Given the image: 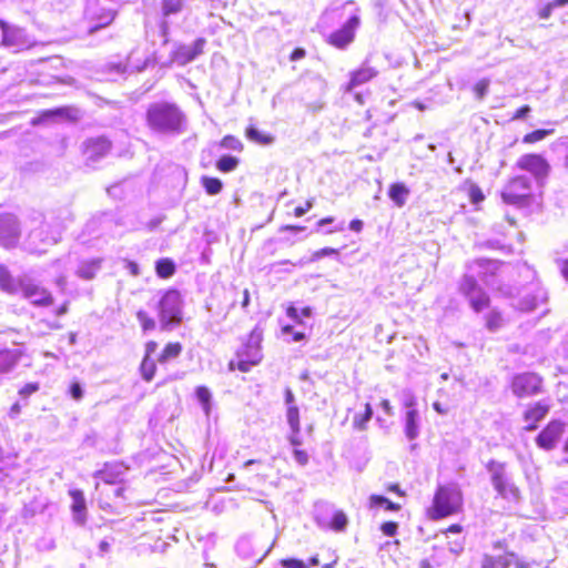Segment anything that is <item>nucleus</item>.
I'll list each match as a JSON object with an SVG mask.
<instances>
[{
  "label": "nucleus",
  "instance_id": "1",
  "mask_svg": "<svg viewBox=\"0 0 568 568\" xmlns=\"http://www.w3.org/2000/svg\"><path fill=\"white\" fill-rule=\"evenodd\" d=\"M459 292L467 298L470 308L475 313L488 311L483 317L485 328L488 332L496 333L504 327L506 323L504 313L496 307H491L490 296L475 277L464 275L459 284Z\"/></svg>",
  "mask_w": 568,
  "mask_h": 568
},
{
  "label": "nucleus",
  "instance_id": "2",
  "mask_svg": "<svg viewBox=\"0 0 568 568\" xmlns=\"http://www.w3.org/2000/svg\"><path fill=\"white\" fill-rule=\"evenodd\" d=\"M464 497L462 490L455 485L439 486L434 495L427 516L432 520H439L463 510Z\"/></svg>",
  "mask_w": 568,
  "mask_h": 568
},
{
  "label": "nucleus",
  "instance_id": "3",
  "mask_svg": "<svg viewBox=\"0 0 568 568\" xmlns=\"http://www.w3.org/2000/svg\"><path fill=\"white\" fill-rule=\"evenodd\" d=\"M262 341L263 331L254 327L248 334L246 342L236 351L237 361L229 363V369L247 373L252 367L257 366L263 359Z\"/></svg>",
  "mask_w": 568,
  "mask_h": 568
},
{
  "label": "nucleus",
  "instance_id": "4",
  "mask_svg": "<svg viewBox=\"0 0 568 568\" xmlns=\"http://www.w3.org/2000/svg\"><path fill=\"white\" fill-rule=\"evenodd\" d=\"M531 197V182L525 175L511 176L500 191L501 201L507 205L516 207L529 205Z\"/></svg>",
  "mask_w": 568,
  "mask_h": 568
},
{
  "label": "nucleus",
  "instance_id": "5",
  "mask_svg": "<svg viewBox=\"0 0 568 568\" xmlns=\"http://www.w3.org/2000/svg\"><path fill=\"white\" fill-rule=\"evenodd\" d=\"M486 469L490 473V480L497 495L510 501H518L521 497L520 489L510 480L505 463L489 460Z\"/></svg>",
  "mask_w": 568,
  "mask_h": 568
},
{
  "label": "nucleus",
  "instance_id": "6",
  "mask_svg": "<svg viewBox=\"0 0 568 568\" xmlns=\"http://www.w3.org/2000/svg\"><path fill=\"white\" fill-rule=\"evenodd\" d=\"M176 118L178 113L175 108L166 103L152 104L146 113L149 126L156 131L174 129Z\"/></svg>",
  "mask_w": 568,
  "mask_h": 568
},
{
  "label": "nucleus",
  "instance_id": "7",
  "mask_svg": "<svg viewBox=\"0 0 568 568\" xmlns=\"http://www.w3.org/2000/svg\"><path fill=\"white\" fill-rule=\"evenodd\" d=\"M513 394L519 398L531 397L542 389V378L537 373L524 372L516 374L510 382Z\"/></svg>",
  "mask_w": 568,
  "mask_h": 568
},
{
  "label": "nucleus",
  "instance_id": "8",
  "mask_svg": "<svg viewBox=\"0 0 568 568\" xmlns=\"http://www.w3.org/2000/svg\"><path fill=\"white\" fill-rule=\"evenodd\" d=\"M516 166L521 171L532 174L538 182H544L551 171L547 159L539 153H526L521 155L517 160Z\"/></svg>",
  "mask_w": 568,
  "mask_h": 568
},
{
  "label": "nucleus",
  "instance_id": "9",
  "mask_svg": "<svg viewBox=\"0 0 568 568\" xmlns=\"http://www.w3.org/2000/svg\"><path fill=\"white\" fill-rule=\"evenodd\" d=\"M565 430L566 424L564 422L551 419L536 436V445L544 450H551L560 442Z\"/></svg>",
  "mask_w": 568,
  "mask_h": 568
},
{
  "label": "nucleus",
  "instance_id": "10",
  "mask_svg": "<svg viewBox=\"0 0 568 568\" xmlns=\"http://www.w3.org/2000/svg\"><path fill=\"white\" fill-rule=\"evenodd\" d=\"M19 287L22 296L34 306L49 307L54 303L52 293L38 283L24 281L19 283Z\"/></svg>",
  "mask_w": 568,
  "mask_h": 568
},
{
  "label": "nucleus",
  "instance_id": "11",
  "mask_svg": "<svg viewBox=\"0 0 568 568\" xmlns=\"http://www.w3.org/2000/svg\"><path fill=\"white\" fill-rule=\"evenodd\" d=\"M0 29L2 32L1 44L4 47H13L17 50H23L34 45V42L26 34L24 29L20 27L11 26L0 20Z\"/></svg>",
  "mask_w": 568,
  "mask_h": 568
},
{
  "label": "nucleus",
  "instance_id": "12",
  "mask_svg": "<svg viewBox=\"0 0 568 568\" xmlns=\"http://www.w3.org/2000/svg\"><path fill=\"white\" fill-rule=\"evenodd\" d=\"M359 22L357 16H352L339 29L327 37L326 42L336 49L344 50L354 41Z\"/></svg>",
  "mask_w": 568,
  "mask_h": 568
},
{
  "label": "nucleus",
  "instance_id": "13",
  "mask_svg": "<svg viewBox=\"0 0 568 568\" xmlns=\"http://www.w3.org/2000/svg\"><path fill=\"white\" fill-rule=\"evenodd\" d=\"M20 234L17 217L10 213L0 214V246L7 250L16 247L19 243Z\"/></svg>",
  "mask_w": 568,
  "mask_h": 568
},
{
  "label": "nucleus",
  "instance_id": "14",
  "mask_svg": "<svg viewBox=\"0 0 568 568\" xmlns=\"http://www.w3.org/2000/svg\"><path fill=\"white\" fill-rule=\"evenodd\" d=\"M549 410L550 405L545 400H538L527 405L521 413V418L525 423L524 429L526 432L536 430L539 424L547 417Z\"/></svg>",
  "mask_w": 568,
  "mask_h": 568
},
{
  "label": "nucleus",
  "instance_id": "15",
  "mask_svg": "<svg viewBox=\"0 0 568 568\" xmlns=\"http://www.w3.org/2000/svg\"><path fill=\"white\" fill-rule=\"evenodd\" d=\"M514 565L515 568H528L529 564L517 558L516 554L508 551L501 555L485 554L481 559L480 568H508Z\"/></svg>",
  "mask_w": 568,
  "mask_h": 568
},
{
  "label": "nucleus",
  "instance_id": "16",
  "mask_svg": "<svg viewBox=\"0 0 568 568\" xmlns=\"http://www.w3.org/2000/svg\"><path fill=\"white\" fill-rule=\"evenodd\" d=\"M112 143L105 136L88 139L83 144V152L89 160L95 161L105 156L111 150Z\"/></svg>",
  "mask_w": 568,
  "mask_h": 568
},
{
  "label": "nucleus",
  "instance_id": "17",
  "mask_svg": "<svg viewBox=\"0 0 568 568\" xmlns=\"http://www.w3.org/2000/svg\"><path fill=\"white\" fill-rule=\"evenodd\" d=\"M161 321L171 324L178 318V292H166L160 301Z\"/></svg>",
  "mask_w": 568,
  "mask_h": 568
},
{
  "label": "nucleus",
  "instance_id": "18",
  "mask_svg": "<svg viewBox=\"0 0 568 568\" xmlns=\"http://www.w3.org/2000/svg\"><path fill=\"white\" fill-rule=\"evenodd\" d=\"M23 356L24 352L20 348H0V375L14 371Z\"/></svg>",
  "mask_w": 568,
  "mask_h": 568
},
{
  "label": "nucleus",
  "instance_id": "19",
  "mask_svg": "<svg viewBox=\"0 0 568 568\" xmlns=\"http://www.w3.org/2000/svg\"><path fill=\"white\" fill-rule=\"evenodd\" d=\"M69 496L71 497V511L74 516V520L84 525L87 523V501L84 494L81 489L73 488L69 490Z\"/></svg>",
  "mask_w": 568,
  "mask_h": 568
},
{
  "label": "nucleus",
  "instance_id": "20",
  "mask_svg": "<svg viewBox=\"0 0 568 568\" xmlns=\"http://www.w3.org/2000/svg\"><path fill=\"white\" fill-rule=\"evenodd\" d=\"M378 71L369 65L363 64L361 68L354 70L349 74V81L346 85V91H352L354 88L365 84L376 78Z\"/></svg>",
  "mask_w": 568,
  "mask_h": 568
},
{
  "label": "nucleus",
  "instance_id": "21",
  "mask_svg": "<svg viewBox=\"0 0 568 568\" xmlns=\"http://www.w3.org/2000/svg\"><path fill=\"white\" fill-rule=\"evenodd\" d=\"M20 282H24V281L14 278V276L11 274L9 268L6 265L0 264V290L1 291L9 293V294H14L16 292H18V290H20V287H19Z\"/></svg>",
  "mask_w": 568,
  "mask_h": 568
},
{
  "label": "nucleus",
  "instance_id": "22",
  "mask_svg": "<svg viewBox=\"0 0 568 568\" xmlns=\"http://www.w3.org/2000/svg\"><path fill=\"white\" fill-rule=\"evenodd\" d=\"M101 258L83 261L77 270L78 276L87 281L93 280L101 268Z\"/></svg>",
  "mask_w": 568,
  "mask_h": 568
},
{
  "label": "nucleus",
  "instance_id": "23",
  "mask_svg": "<svg viewBox=\"0 0 568 568\" xmlns=\"http://www.w3.org/2000/svg\"><path fill=\"white\" fill-rule=\"evenodd\" d=\"M245 136L248 141L258 145H270L275 141L273 134L258 131L257 128L252 124L246 126Z\"/></svg>",
  "mask_w": 568,
  "mask_h": 568
},
{
  "label": "nucleus",
  "instance_id": "24",
  "mask_svg": "<svg viewBox=\"0 0 568 568\" xmlns=\"http://www.w3.org/2000/svg\"><path fill=\"white\" fill-rule=\"evenodd\" d=\"M118 12L114 9H101L98 13L94 14L93 20L97 22L94 26H92L89 30L90 33H93L102 28H105L110 26Z\"/></svg>",
  "mask_w": 568,
  "mask_h": 568
},
{
  "label": "nucleus",
  "instance_id": "25",
  "mask_svg": "<svg viewBox=\"0 0 568 568\" xmlns=\"http://www.w3.org/2000/svg\"><path fill=\"white\" fill-rule=\"evenodd\" d=\"M409 194L408 187L404 183H393L388 190L389 199L398 206L402 207L406 203Z\"/></svg>",
  "mask_w": 568,
  "mask_h": 568
},
{
  "label": "nucleus",
  "instance_id": "26",
  "mask_svg": "<svg viewBox=\"0 0 568 568\" xmlns=\"http://www.w3.org/2000/svg\"><path fill=\"white\" fill-rule=\"evenodd\" d=\"M43 118H63L69 121L75 122L79 119L78 111L72 106H60L55 109L45 110L42 112Z\"/></svg>",
  "mask_w": 568,
  "mask_h": 568
},
{
  "label": "nucleus",
  "instance_id": "27",
  "mask_svg": "<svg viewBox=\"0 0 568 568\" xmlns=\"http://www.w3.org/2000/svg\"><path fill=\"white\" fill-rule=\"evenodd\" d=\"M463 190L467 192V196L471 204L478 205L485 201V194L480 186L473 180L467 179L464 182Z\"/></svg>",
  "mask_w": 568,
  "mask_h": 568
},
{
  "label": "nucleus",
  "instance_id": "28",
  "mask_svg": "<svg viewBox=\"0 0 568 568\" xmlns=\"http://www.w3.org/2000/svg\"><path fill=\"white\" fill-rule=\"evenodd\" d=\"M203 45L204 41L201 39L195 41L193 47L180 45V63L192 61L195 57L202 53Z\"/></svg>",
  "mask_w": 568,
  "mask_h": 568
},
{
  "label": "nucleus",
  "instance_id": "29",
  "mask_svg": "<svg viewBox=\"0 0 568 568\" xmlns=\"http://www.w3.org/2000/svg\"><path fill=\"white\" fill-rule=\"evenodd\" d=\"M372 416L373 408L369 403H366L364 405V410L353 416V427L358 430H365L367 423L371 420Z\"/></svg>",
  "mask_w": 568,
  "mask_h": 568
},
{
  "label": "nucleus",
  "instance_id": "30",
  "mask_svg": "<svg viewBox=\"0 0 568 568\" xmlns=\"http://www.w3.org/2000/svg\"><path fill=\"white\" fill-rule=\"evenodd\" d=\"M378 506H384V508L388 511H398L402 508L399 504L393 503L382 495H371L368 498V507L375 508Z\"/></svg>",
  "mask_w": 568,
  "mask_h": 568
},
{
  "label": "nucleus",
  "instance_id": "31",
  "mask_svg": "<svg viewBox=\"0 0 568 568\" xmlns=\"http://www.w3.org/2000/svg\"><path fill=\"white\" fill-rule=\"evenodd\" d=\"M239 165V159L231 155H223L216 161V169L220 172L229 173L234 171Z\"/></svg>",
  "mask_w": 568,
  "mask_h": 568
},
{
  "label": "nucleus",
  "instance_id": "32",
  "mask_svg": "<svg viewBox=\"0 0 568 568\" xmlns=\"http://www.w3.org/2000/svg\"><path fill=\"white\" fill-rule=\"evenodd\" d=\"M348 518L343 510H336L328 524V527L334 531H344L347 527Z\"/></svg>",
  "mask_w": 568,
  "mask_h": 568
},
{
  "label": "nucleus",
  "instance_id": "33",
  "mask_svg": "<svg viewBox=\"0 0 568 568\" xmlns=\"http://www.w3.org/2000/svg\"><path fill=\"white\" fill-rule=\"evenodd\" d=\"M201 182H202V185H203L205 192L210 195H216L223 189V184H222L221 180L217 178L203 176Z\"/></svg>",
  "mask_w": 568,
  "mask_h": 568
},
{
  "label": "nucleus",
  "instance_id": "34",
  "mask_svg": "<svg viewBox=\"0 0 568 568\" xmlns=\"http://www.w3.org/2000/svg\"><path fill=\"white\" fill-rule=\"evenodd\" d=\"M156 274L162 278L172 276L175 272L174 263L169 258H162L156 262Z\"/></svg>",
  "mask_w": 568,
  "mask_h": 568
},
{
  "label": "nucleus",
  "instance_id": "35",
  "mask_svg": "<svg viewBox=\"0 0 568 568\" xmlns=\"http://www.w3.org/2000/svg\"><path fill=\"white\" fill-rule=\"evenodd\" d=\"M554 132V130H547V129H537L529 133H526L523 136V142L525 144H534L541 140H544L546 136L550 135Z\"/></svg>",
  "mask_w": 568,
  "mask_h": 568
},
{
  "label": "nucleus",
  "instance_id": "36",
  "mask_svg": "<svg viewBox=\"0 0 568 568\" xmlns=\"http://www.w3.org/2000/svg\"><path fill=\"white\" fill-rule=\"evenodd\" d=\"M287 423L292 428V432L296 435L300 433V410L296 406L290 405L286 412Z\"/></svg>",
  "mask_w": 568,
  "mask_h": 568
},
{
  "label": "nucleus",
  "instance_id": "37",
  "mask_svg": "<svg viewBox=\"0 0 568 568\" xmlns=\"http://www.w3.org/2000/svg\"><path fill=\"white\" fill-rule=\"evenodd\" d=\"M219 144L223 149H231L239 152H242L244 149L243 143L236 136L231 134L223 136Z\"/></svg>",
  "mask_w": 568,
  "mask_h": 568
},
{
  "label": "nucleus",
  "instance_id": "38",
  "mask_svg": "<svg viewBox=\"0 0 568 568\" xmlns=\"http://www.w3.org/2000/svg\"><path fill=\"white\" fill-rule=\"evenodd\" d=\"M406 435L409 439H414L417 435L416 412L409 410L406 415Z\"/></svg>",
  "mask_w": 568,
  "mask_h": 568
},
{
  "label": "nucleus",
  "instance_id": "39",
  "mask_svg": "<svg viewBox=\"0 0 568 568\" xmlns=\"http://www.w3.org/2000/svg\"><path fill=\"white\" fill-rule=\"evenodd\" d=\"M141 373L145 381H151L154 376L155 365L154 362L145 356L140 366Z\"/></svg>",
  "mask_w": 568,
  "mask_h": 568
},
{
  "label": "nucleus",
  "instance_id": "40",
  "mask_svg": "<svg viewBox=\"0 0 568 568\" xmlns=\"http://www.w3.org/2000/svg\"><path fill=\"white\" fill-rule=\"evenodd\" d=\"M489 88V80L481 79L477 81L473 88V91L478 100L484 99Z\"/></svg>",
  "mask_w": 568,
  "mask_h": 568
},
{
  "label": "nucleus",
  "instance_id": "41",
  "mask_svg": "<svg viewBox=\"0 0 568 568\" xmlns=\"http://www.w3.org/2000/svg\"><path fill=\"white\" fill-rule=\"evenodd\" d=\"M196 396H197V399L203 404L205 410H209L210 409V400H211L210 390L204 386H200L196 388Z\"/></svg>",
  "mask_w": 568,
  "mask_h": 568
},
{
  "label": "nucleus",
  "instance_id": "42",
  "mask_svg": "<svg viewBox=\"0 0 568 568\" xmlns=\"http://www.w3.org/2000/svg\"><path fill=\"white\" fill-rule=\"evenodd\" d=\"M97 476L101 477L102 480L108 485L119 484L121 479L118 475L111 474L108 471V467L105 466L103 469L97 473Z\"/></svg>",
  "mask_w": 568,
  "mask_h": 568
},
{
  "label": "nucleus",
  "instance_id": "43",
  "mask_svg": "<svg viewBox=\"0 0 568 568\" xmlns=\"http://www.w3.org/2000/svg\"><path fill=\"white\" fill-rule=\"evenodd\" d=\"M175 356H178V343H169L161 353L159 361L164 362L165 359L173 358Z\"/></svg>",
  "mask_w": 568,
  "mask_h": 568
},
{
  "label": "nucleus",
  "instance_id": "44",
  "mask_svg": "<svg viewBox=\"0 0 568 568\" xmlns=\"http://www.w3.org/2000/svg\"><path fill=\"white\" fill-rule=\"evenodd\" d=\"M40 389V385L38 382H31V383H27L26 385H23L18 394L21 396V397H28L34 393H37L38 390Z\"/></svg>",
  "mask_w": 568,
  "mask_h": 568
},
{
  "label": "nucleus",
  "instance_id": "45",
  "mask_svg": "<svg viewBox=\"0 0 568 568\" xmlns=\"http://www.w3.org/2000/svg\"><path fill=\"white\" fill-rule=\"evenodd\" d=\"M280 564L284 568H307L306 562L297 558H283Z\"/></svg>",
  "mask_w": 568,
  "mask_h": 568
},
{
  "label": "nucleus",
  "instance_id": "46",
  "mask_svg": "<svg viewBox=\"0 0 568 568\" xmlns=\"http://www.w3.org/2000/svg\"><path fill=\"white\" fill-rule=\"evenodd\" d=\"M381 530L385 536L393 537L397 534L398 524L396 521H385L381 525Z\"/></svg>",
  "mask_w": 568,
  "mask_h": 568
},
{
  "label": "nucleus",
  "instance_id": "47",
  "mask_svg": "<svg viewBox=\"0 0 568 568\" xmlns=\"http://www.w3.org/2000/svg\"><path fill=\"white\" fill-rule=\"evenodd\" d=\"M69 393L75 400H80L83 397V390L79 382L73 381L70 385Z\"/></svg>",
  "mask_w": 568,
  "mask_h": 568
},
{
  "label": "nucleus",
  "instance_id": "48",
  "mask_svg": "<svg viewBox=\"0 0 568 568\" xmlns=\"http://www.w3.org/2000/svg\"><path fill=\"white\" fill-rule=\"evenodd\" d=\"M283 334H292V339L294 342H302L306 338V335L303 332H293V327L291 325H284L282 327Z\"/></svg>",
  "mask_w": 568,
  "mask_h": 568
},
{
  "label": "nucleus",
  "instance_id": "49",
  "mask_svg": "<svg viewBox=\"0 0 568 568\" xmlns=\"http://www.w3.org/2000/svg\"><path fill=\"white\" fill-rule=\"evenodd\" d=\"M555 9V7L552 6L551 2H548L546 4H544L538 11H537V17L541 20H546V19H549L551 17V13H552V10Z\"/></svg>",
  "mask_w": 568,
  "mask_h": 568
},
{
  "label": "nucleus",
  "instance_id": "50",
  "mask_svg": "<svg viewBox=\"0 0 568 568\" xmlns=\"http://www.w3.org/2000/svg\"><path fill=\"white\" fill-rule=\"evenodd\" d=\"M338 254V250L337 248H333V247H323L321 250H317L313 253V258L314 260H318V258H322L324 256H328V255H337Z\"/></svg>",
  "mask_w": 568,
  "mask_h": 568
},
{
  "label": "nucleus",
  "instance_id": "51",
  "mask_svg": "<svg viewBox=\"0 0 568 568\" xmlns=\"http://www.w3.org/2000/svg\"><path fill=\"white\" fill-rule=\"evenodd\" d=\"M530 111H531V109L528 104L521 105L511 115V120L516 121V120L525 119L530 113Z\"/></svg>",
  "mask_w": 568,
  "mask_h": 568
},
{
  "label": "nucleus",
  "instance_id": "52",
  "mask_svg": "<svg viewBox=\"0 0 568 568\" xmlns=\"http://www.w3.org/2000/svg\"><path fill=\"white\" fill-rule=\"evenodd\" d=\"M313 207V200H307L303 205H298L294 209V215L296 217L303 216Z\"/></svg>",
  "mask_w": 568,
  "mask_h": 568
},
{
  "label": "nucleus",
  "instance_id": "53",
  "mask_svg": "<svg viewBox=\"0 0 568 568\" xmlns=\"http://www.w3.org/2000/svg\"><path fill=\"white\" fill-rule=\"evenodd\" d=\"M286 315L292 318L293 321H295L296 323L298 324H303V320L302 317L300 316L298 314V311L297 308L294 306V305H288L286 307Z\"/></svg>",
  "mask_w": 568,
  "mask_h": 568
},
{
  "label": "nucleus",
  "instance_id": "54",
  "mask_svg": "<svg viewBox=\"0 0 568 568\" xmlns=\"http://www.w3.org/2000/svg\"><path fill=\"white\" fill-rule=\"evenodd\" d=\"M162 9H163V13L165 16H169L171 13H174L178 10V6L174 0H164Z\"/></svg>",
  "mask_w": 568,
  "mask_h": 568
},
{
  "label": "nucleus",
  "instance_id": "55",
  "mask_svg": "<svg viewBox=\"0 0 568 568\" xmlns=\"http://www.w3.org/2000/svg\"><path fill=\"white\" fill-rule=\"evenodd\" d=\"M294 456H295V459L296 462L304 466L308 463V455L305 450H302V449H294Z\"/></svg>",
  "mask_w": 568,
  "mask_h": 568
},
{
  "label": "nucleus",
  "instance_id": "56",
  "mask_svg": "<svg viewBox=\"0 0 568 568\" xmlns=\"http://www.w3.org/2000/svg\"><path fill=\"white\" fill-rule=\"evenodd\" d=\"M305 55H306V52L303 48H295L291 52L290 59H291V61H297V60L303 59Z\"/></svg>",
  "mask_w": 568,
  "mask_h": 568
},
{
  "label": "nucleus",
  "instance_id": "57",
  "mask_svg": "<svg viewBox=\"0 0 568 568\" xmlns=\"http://www.w3.org/2000/svg\"><path fill=\"white\" fill-rule=\"evenodd\" d=\"M99 506L103 510H112V505H111L109 498L108 497H103L102 493H101V495L99 497Z\"/></svg>",
  "mask_w": 568,
  "mask_h": 568
},
{
  "label": "nucleus",
  "instance_id": "58",
  "mask_svg": "<svg viewBox=\"0 0 568 568\" xmlns=\"http://www.w3.org/2000/svg\"><path fill=\"white\" fill-rule=\"evenodd\" d=\"M349 229L356 233H359L363 230V221L358 219H354L349 222Z\"/></svg>",
  "mask_w": 568,
  "mask_h": 568
},
{
  "label": "nucleus",
  "instance_id": "59",
  "mask_svg": "<svg viewBox=\"0 0 568 568\" xmlns=\"http://www.w3.org/2000/svg\"><path fill=\"white\" fill-rule=\"evenodd\" d=\"M282 231H290V232H302L305 230L302 225H284L281 227Z\"/></svg>",
  "mask_w": 568,
  "mask_h": 568
},
{
  "label": "nucleus",
  "instance_id": "60",
  "mask_svg": "<svg viewBox=\"0 0 568 568\" xmlns=\"http://www.w3.org/2000/svg\"><path fill=\"white\" fill-rule=\"evenodd\" d=\"M387 490L393 491V493L397 494L398 496H405V493L400 489L398 484H389L387 486Z\"/></svg>",
  "mask_w": 568,
  "mask_h": 568
},
{
  "label": "nucleus",
  "instance_id": "61",
  "mask_svg": "<svg viewBox=\"0 0 568 568\" xmlns=\"http://www.w3.org/2000/svg\"><path fill=\"white\" fill-rule=\"evenodd\" d=\"M433 407L439 414H447L449 412V408L447 406H443L439 402H435Z\"/></svg>",
  "mask_w": 568,
  "mask_h": 568
},
{
  "label": "nucleus",
  "instance_id": "62",
  "mask_svg": "<svg viewBox=\"0 0 568 568\" xmlns=\"http://www.w3.org/2000/svg\"><path fill=\"white\" fill-rule=\"evenodd\" d=\"M68 308H69V302H64L62 303L57 310H55V315L57 316H62L64 315L67 312H68Z\"/></svg>",
  "mask_w": 568,
  "mask_h": 568
},
{
  "label": "nucleus",
  "instance_id": "63",
  "mask_svg": "<svg viewBox=\"0 0 568 568\" xmlns=\"http://www.w3.org/2000/svg\"><path fill=\"white\" fill-rule=\"evenodd\" d=\"M381 406L387 415H392V406L388 399H382Z\"/></svg>",
  "mask_w": 568,
  "mask_h": 568
},
{
  "label": "nucleus",
  "instance_id": "64",
  "mask_svg": "<svg viewBox=\"0 0 568 568\" xmlns=\"http://www.w3.org/2000/svg\"><path fill=\"white\" fill-rule=\"evenodd\" d=\"M462 530H463V527L459 524H453V525L448 526L446 529L447 532H454V534H459V532H462Z\"/></svg>",
  "mask_w": 568,
  "mask_h": 568
}]
</instances>
